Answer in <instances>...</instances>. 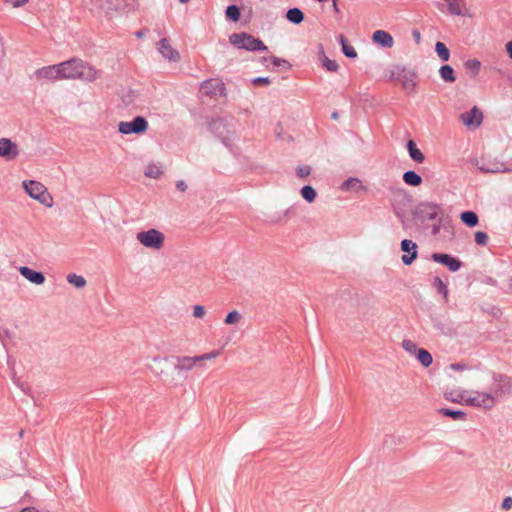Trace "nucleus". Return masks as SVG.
I'll return each mask as SVG.
<instances>
[{
    "mask_svg": "<svg viewBox=\"0 0 512 512\" xmlns=\"http://www.w3.org/2000/svg\"><path fill=\"white\" fill-rule=\"evenodd\" d=\"M444 215L442 205L432 201L418 203L413 211V218L423 229H428L431 222L441 220Z\"/></svg>",
    "mask_w": 512,
    "mask_h": 512,
    "instance_id": "obj_1",
    "label": "nucleus"
},
{
    "mask_svg": "<svg viewBox=\"0 0 512 512\" xmlns=\"http://www.w3.org/2000/svg\"><path fill=\"white\" fill-rule=\"evenodd\" d=\"M233 120V118L217 117L208 123L209 131L216 135L225 146H229L234 139Z\"/></svg>",
    "mask_w": 512,
    "mask_h": 512,
    "instance_id": "obj_2",
    "label": "nucleus"
},
{
    "mask_svg": "<svg viewBox=\"0 0 512 512\" xmlns=\"http://www.w3.org/2000/svg\"><path fill=\"white\" fill-rule=\"evenodd\" d=\"M229 42L237 49L250 52L267 51L268 47L264 42L247 32L233 33L229 36Z\"/></svg>",
    "mask_w": 512,
    "mask_h": 512,
    "instance_id": "obj_3",
    "label": "nucleus"
},
{
    "mask_svg": "<svg viewBox=\"0 0 512 512\" xmlns=\"http://www.w3.org/2000/svg\"><path fill=\"white\" fill-rule=\"evenodd\" d=\"M470 163L481 173H504L512 172V161L501 162L496 158L482 156L480 158H471Z\"/></svg>",
    "mask_w": 512,
    "mask_h": 512,
    "instance_id": "obj_4",
    "label": "nucleus"
},
{
    "mask_svg": "<svg viewBox=\"0 0 512 512\" xmlns=\"http://www.w3.org/2000/svg\"><path fill=\"white\" fill-rule=\"evenodd\" d=\"M60 79H77L83 75L85 62L79 58H71L57 64Z\"/></svg>",
    "mask_w": 512,
    "mask_h": 512,
    "instance_id": "obj_5",
    "label": "nucleus"
},
{
    "mask_svg": "<svg viewBox=\"0 0 512 512\" xmlns=\"http://www.w3.org/2000/svg\"><path fill=\"white\" fill-rule=\"evenodd\" d=\"M22 186L31 198L48 207L52 206V197L42 183L35 180H28L23 181Z\"/></svg>",
    "mask_w": 512,
    "mask_h": 512,
    "instance_id": "obj_6",
    "label": "nucleus"
},
{
    "mask_svg": "<svg viewBox=\"0 0 512 512\" xmlns=\"http://www.w3.org/2000/svg\"><path fill=\"white\" fill-rule=\"evenodd\" d=\"M391 77L401 82L403 89L408 93H412L416 86V73L411 70H407L404 66H394L391 71Z\"/></svg>",
    "mask_w": 512,
    "mask_h": 512,
    "instance_id": "obj_7",
    "label": "nucleus"
},
{
    "mask_svg": "<svg viewBox=\"0 0 512 512\" xmlns=\"http://www.w3.org/2000/svg\"><path fill=\"white\" fill-rule=\"evenodd\" d=\"M147 129L148 121L143 116H136L131 121H121L118 124V131L125 135H139L144 133Z\"/></svg>",
    "mask_w": 512,
    "mask_h": 512,
    "instance_id": "obj_8",
    "label": "nucleus"
},
{
    "mask_svg": "<svg viewBox=\"0 0 512 512\" xmlns=\"http://www.w3.org/2000/svg\"><path fill=\"white\" fill-rule=\"evenodd\" d=\"M137 240L147 248L159 249L163 245L164 235L156 229H149L137 233Z\"/></svg>",
    "mask_w": 512,
    "mask_h": 512,
    "instance_id": "obj_9",
    "label": "nucleus"
},
{
    "mask_svg": "<svg viewBox=\"0 0 512 512\" xmlns=\"http://www.w3.org/2000/svg\"><path fill=\"white\" fill-rule=\"evenodd\" d=\"M431 259L436 263L446 266L451 272H457L463 266L459 258L447 253H433Z\"/></svg>",
    "mask_w": 512,
    "mask_h": 512,
    "instance_id": "obj_10",
    "label": "nucleus"
},
{
    "mask_svg": "<svg viewBox=\"0 0 512 512\" xmlns=\"http://www.w3.org/2000/svg\"><path fill=\"white\" fill-rule=\"evenodd\" d=\"M494 379V392L493 395L495 398L501 396L502 394L511 393L512 392V380L510 377L504 374H493Z\"/></svg>",
    "mask_w": 512,
    "mask_h": 512,
    "instance_id": "obj_11",
    "label": "nucleus"
},
{
    "mask_svg": "<svg viewBox=\"0 0 512 512\" xmlns=\"http://www.w3.org/2000/svg\"><path fill=\"white\" fill-rule=\"evenodd\" d=\"M417 244L410 240L404 239L401 241V250L405 253L402 255V263L406 266L411 265L418 256Z\"/></svg>",
    "mask_w": 512,
    "mask_h": 512,
    "instance_id": "obj_12",
    "label": "nucleus"
},
{
    "mask_svg": "<svg viewBox=\"0 0 512 512\" xmlns=\"http://www.w3.org/2000/svg\"><path fill=\"white\" fill-rule=\"evenodd\" d=\"M19 155V149L10 138H0V157L6 161H12Z\"/></svg>",
    "mask_w": 512,
    "mask_h": 512,
    "instance_id": "obj_13",
    "label": "nucleus"
},
{
    "mask_svg": "<svg viewBox=\"0 0 512 512\" xmlns=\"http://www.w3.org/2000/svg\"><path fill=\"white\" fill-rule=\"evenodd\" d=\"M201 91L208 96L224 95V83L218 79L205 80L201 84Z\"/></svg>",
    "mask_w": 512,
    "mask_h": 512,
    "instance_id": "obj_14",
    "label": "nucleus"
},
{
    "mask_svg": "<svg viewBox=\"0 0 512 512\" xmlns=\"http://www.w3.org/2000/svg\"><path fill=\"white\" fill-rule=\"evenodd\" d=\"M460 118L462 122L468 127L479 126L483 120V113L478 107L474 106L468 112L462 113Z\"/></svg>",
    "mask_w": 512,
    "mask_h": 512,
    "instance_id": "obj_15",
    "label": "nucleus"
},
{
    "mask_svg": "<svg viewBox=\"0 0 512 512\" xmlns=\"http://www.w3.org/2000/svg\"><path fill=\"white\" fill-rule=\"evenodd\" d=\"M19 273L29 282L36 285H42L46 280L45 275L42 272L36 271L27 266H21L19 268Z\"/></svg>",
    "mask_w": 512,
    "mask_h": 512,
    "instance_id": "obj_16",
    "label": "nucleus"
},
{
    "mask_svg": "<svg viewBox=\"0 0 512 512\" xmlns=\"http://www.w3.org/2000/svg\"><path fill=\"white\" fill-rule=\"evenodd\" d=\"M470 403L483 408H491L495 403V396L493 393H480L477 392L469 399Z\"/></svg>",
    "mask_w": 512,
    "mask_h": 512,
    "instance_id": "obj_17",
    "label": "nucleus"
},
{
    "mask_svg": "<svg viewBox=\"0 0 512 512\" xmlns=\"http://www.w3.org/2000/svg\"><path fill=\"white\" fill-rule=\"evenodd\" d=\"M158 50L165 59L170 61H177L179 59V52L170 45L166 38L159 41Z\"/></svg>",
    "mask_w": 512,
    "mask_h": 512,
    "instance_id": "obj_18",
    "label": "nucleus"
},
{
    "mask_svg": "<svg viewBox=\"0 0 512 512\" xmlns=\"http://www.w3.org/2000/svg\"><path fill=\"white\" fill-rule=\"evenodd\" d=\"M202 361V357H176V363L174 364V369L177 371H189L191 370L196 363Z\"/></svg>",
    "mask_w": 512,
    "mask_h": 512,
    "instance_id": "obj_19",
    "label": "nucleus"
},
{
    "mask_svg": "<svg viewBox=\"0 0 512 512\" xmlns=\"http://www.w3.org/2000/svg\"><path fill=\"white\" fill-rule=\"evenodd\" d=\"M59 68L57 67V64L55 65H49L42 67L40 69H37L34 74L37 78H44L48 80H57L60 79L59 77Z\"/></svg>",
    "mask_w": 512,
    "mask_h": 512,
    "instance_id": "obj_20",
    "label": "nucleus"
},
{
    "mask_svg": "<svg viewBox=\"0 0 512 512\" xmlns=\"http://www.w3.org/2000/svg\"><path fill=\"white\" fill-rule=\"evenodd\" d=\"M372 39L383 48H390L393 46V37L384 30H376L373 33Z\"/></svg>",
    "mask_w": 512,
    "mask_h": 512,
    "instance_id": "obj_21",
    "label": "nucleus"
},
{
    "mask_svg": "<svg viewBox=\"0 0 512 512\" xmlns=\"http://www.w3.org/2000/svg\"><path fill=\"white\" fill-rule=\"evenodd\" d=\"M460 220L470 228L477 226L479 223L478 215L472 210H466L461 212Z\"/></svg>",
    "mask_w": 512,
    "mask_h": 512,
    "instance_id": "obj_22",
    "label": "nucleus"
},
{
    "mask_svg": "<svg viewBox=\"0 0 512 512\" xmlns=\"http://www.w3.org/2000/svg\"><path fill=\"white\" fill-rule=\"evenodd\" d=\"M407 150L410 158L417 162L423 163L425 160L424 154L417 148L416 143L413 140H409L407 142Z\"/></svg>",
    "mask_w": 512,
    "mask_h": 512,
    "instance_id": "obj_23",
    "label": "nucleus"
},
{
    "mask_svg": "<svg viewBox=\"0 0 512 512\" xmlns=\"http://www.w3.org/2000/svg\"><path fill=\"white\" fill-rule=\"evenodd\" d=\"M402 179L407 185L412 187H417L423 182L422 177L413 170L404 172Z\"/></svg>",
    "mask_w": 512,
    "mask_h": 512,
    "instance_id": "obj_24",
    "label": "nucleus"
},
{
    "mask_svg": "<svg viewBox=\"0 0 512 512\" xmlns=\"http://www.w3.org/2000/svg\"><path fill=\"white\" fill-rule=\"evenodd\" d=\"M338 41L341 45L342 53L347 58L354 59L357 57V52H356L355 48L352 45L348 44V42L343 34H340L338 36Z\"/></svg>",
    "mask_w": 512,
    "mask_h": 512,
    "instance_id": "obj_25",
    "label": "nucleus"
},
{
    "mask_svg": "<svg viewBox=\"0 0 512 512\" xmlns=\"http://www.w3.org/2000/svg\"><path fill=\"white\" fill-rule=\"evenodd\" d=\"M441 79L446 83H453L456 80L454 69L449 64H444L439 69Z\"/></svg>",
    "mask_w": 512,
    "mask_h": 512,
    "instance_id": "obj_26",
    "label": "nucleus"
},
{
    "mask_svg": "<svg viewBox=\"0 0 512 512\" xmlns=\"http://www.w3.org/2000/svg\"><path fill=\"white\" fill-rule=\"evenodd\" d=\"M304 18L303 11L297 7L290 8L286 12V19L293 24H300Z\"/></svg>",
    "mask_w": 512,
    "mask_h": 512,
    "instance_id": "obj_27",
    "label": "nucleus"
},
{
    "mask_svg": "<svg viewBox=\"0 0 512 512\" xmlns=\"http://www.w3.org/2000/svg\"><path fill=\"white\" fill-rule=\"evenodd\" d=\"M163 174V167L159 163H150L144 170V175L148 178L158 179Z\"/></svg>",
    "mask_w": 512,
    "mask_h": 512,
    "instance_id": "obj_28",
    "label": "nucleus"
},
{
    "mask_svg": "<svg viewBox=\"0 0 512 512\" xmlns=\"http://www.w3.org/2000/svg\"><path fill=\"white\" fill-rule=\"evenodd\" d=\"M343 191H351V190H362L364 187L361 184V181L356 177H349L346 179L340 187Z\"/></svg>",
    "mask_w": 512,
    "mask_h": 512,
    "instance_id": "obj_29",
    "label": "nucleus"
},
{
    "mask_svg": "<svg viewBox=\"0 0 512 512\" xmlns=\"http://www.w3.org/2000/svg\"><path fill=\"white\" fill-rule=\"evenodd\" d=\"M415 357L425 368L429 367L433 363V357L431 353L424 348H420L417 351Z\"/></svg>",
    "mask_w": 512,
    "mask_h": 512,
    "instance_id": "obj_30",
    "label": "nucleus"
},
{
    "mask_svg": "<svg viewBox=\"0 0 512 512\" xmlns=\"http://www.w3.org/2000/svg\"><path fill=\"white\" fill-rule=\"evenodd\" d=\"M439 413L443 416L450 417L453 420H464L466 417V413L464 411L452 408H441L439 409Z\"/></svg>",
    "mask_w": 512,
    "mask_h": 512,
    "instance_id": "obj_31",
    "label": "nucleus"
},
{
    "mask_svg": "<svg viewBox=\"0 0 512 512\" xmlns=\"http://www.w3.org/2000/svg\"><path fill=\"white\" fill-rule=\"evenodd\" d=\"M435 52L437 56L444 62L450 59V51L445 43L437 41L435 44Z\"/></svg>",
    "mask_w": 512,
    "mask_h": 512,
    "instance_id": "obj_32",
    "label": "nucleus"
},
{
    "mask_svg": "<svg viewBox=\"0 0 512 512\" xmlns=\"http://www.w3.org/2000/svg\"><path fill=\"white\" fill-rule=\"evenodd\" d=\"M225 15L228 20L237 22L241 17L240 8L235 4H231L227 6L225 10Z\"/></svg>",
    "mask_w": 512,
    "mask_h": 512,
    "instance_id": "obj_33",
    "label": "nucleus"
},
{
    "mask_svg": "<svg viewBox=\"0 0 512 512\" xmlns=\"http://www.w3.org/2000/svg\"><path fill=\"white\" fill-rule=\"evenodd\" d=\"M300 193L303 199H305L308 203L314 202L317 196L316 190L310 185L303 186L300 190Z\"/></svg>",
    "mask_w": 512,
    "mask_h": 512,
    "instance_id": "obj_34",
    "label": "nucleus"
},
{
    "mask_svg": "<svg viewBox=\"0 0 512 512\" xmlns=\"http://www.w3.org/2000/svg\"><path fill=\"white\" fill-rule=\"evenodd\" d=\"M432 285L437 290V292L444 297L445 300L448 299L447 285L442 281L440 277H435Z\"/></svg>",
    "mask_w": 512,
    "mask_h": 512,
    "instance_id": "obj_35",
    "label": "nucleus"
},
{
    "mask_svg": "<svg viewBox=\"0 0 512 512\" xmlns=\"http://www.w3.org/2000/svg\"><path fill=\"white\" fill-rule=\"evenodd\" d=\"M67 282L74 285L76 288H83L86 285L85 278L75 273L67 275Z\"/></svg>",
    "mask_w": 512,
    "mask_h": 512,
    "instance_id": "obj_36",
    "label": "nucleus"
},
{
    "mask_svg": "<svg viewBox=\"0 0 512 512\" xmlns=\"http://www.w3.org/2000/svg\"><path fill=\"white\" fill-rule=\"evenodd\" d=\"M447 219H448V216H446V214H445L441 220H435L430 223L429 228H431V234L433 236L438 235L440 233L441 229L445 227Z\"/></svg>",
    "mask_w": 512,
    "mask_h": 512,
    "instance_id": "obj_37",
    "label": "nucleus"
},
{
    "mask_svg": "<svg viewBox=\"0 0 512 512\" xmlns=\"http://www.w3.org/2000/svg\"><path fill=\"white\" fill-rule=\"evenodd\" d=\"M464 67L467 71L471 72L473 76H476L481 68V63L477 59H469L464 63Z\"/></svg>",
    "mask_w": 512,
    "mask_h": 512,
    "instance_id": "obj_38",
    "label": "nucleus"
},
{
    "mask_svg": "<svg viewBox=\"0 0 512 512\" xmlns=\"http://www.w3.org/2000/svg\"><path fill=\"white\" fill-rule=\"evenodd\" d=\"M323 58H322V65L323 67L330 71V72H336L339 68V65L335 60L329 59L324 52H322Z\"/></svg>",
    "mask_w": 512,
    "mask_h": 512,
    "instance_id": "obj_39",
    "label": "nucleus"
},
{
    "mask_svg": "<svg viewBox=\"0 0 512 512\" xmlns=\"http://www.w3.org/2000/svg\"><path fill=\"white\" fill-rule=\"evenodd\" d=\"M461 0H447L448 10L452 15H462Z\"/></svg>",
    "mask_w": 512,
    "mask_h": 512,
    "instance_id": "obj_40",
    "label": "nucleus"
},
{
    "mask_svg": "<svg viewBox=\"0 0 512 512\" xmlns=\"http://www.w3.org/2000/svg\"><path fill=\"white\" fill-rule=\"evenodd\" d=\"M241 319V315L238 311L233 310L227 314L224 319V323L227 325L236 324Z\"/></svg>",
    "mask_w": 512,
    "mask_h": 512,
    "instance_id": "obj_41",
    "label": "nucleus"
},
{
    "mask_svg": "<svg viewBox=\"0 0 512 512\" xmlns=\"http://www.w3.org/2000/svg\"><path fill=\"white\" fill-rule=\"evenodd\" d=\"M83 75L80 79H86L88 81H94L96 79L97 71L90 66H86L83 69Z\"/></svg>",
    "mask_w": 512,
    "mask_h": 512,
    "instance_id": "obj_42",
    "label": "nucleus"
},
{
    "mask_svg": "<svg viewBox=\"0 0 512 512\" xmlns=\"http://www.w3.org/2000/svg\"><path fill=\"white\" fill-rule=\"evenodd\" d=\"M402 347L410 354L416 355L418 348L417 344L411 340H403Z\"/></svg>",
    "mask_w": 512,
    "mask_h": 512,
    "instance_id": "obj_43",
    "label": "nucleus"
},
{
    "mask_svg": "<svg viewBox=\"0 0 512 512\" xmlns=\"http://www.w3.org/2000/svg\"><path fill=\"white\" fill-rule=\"evenodd\" d=\"M488 234L486 232H483V231H477L475 234H474V240L475 242L478 244V245H481V246H485L488 242Z\"/></svg>",
    "mask_w": 512,
    "mask_h": 512,
    "instance_id": "obj_44",
    "label": "nucleus"
},
{
    "mask_svg": "<svg viewBox=\"0 0 512 512\" xmlns=\"http://www.w3.org/2000/svg\"><path fill=\"white\" fill-rule=\"evenodd\" d=\"M433 327L438 330L442 334H447L449 332V328L438 318H432Z\"/></svg>",
    "mask_w": 512,
    "mask_h": 512,
    "instance_id": "obj_45",
    "label": "nucleus"
},
{
    "mask_svg": "<svg viewBox=\"0 0 512 512\" xmlns=\"http://www.w3.org/2000/svg\"><path fill=\"white\" fill-rule=\"evenodd\" d=\"M311 173V167L308 165L299 166L296 169V174L299 178H306Z\"/></svg>",
    "mask_w": 512,
    "mask_h": 512,
    "instance_id": "obj_46",
    "label": "nucleus"
},
{
    "mask_svg": "<svg viewBox=\"0 0 512 512\" xmlns=\"http://www.w3.org/2000/svg\"><path fill=\"white\" fill-rule=\"evenodd\" d=\"M269 60H271L272 64L276 67L284 66L286 68L290 67V63L282 58H278L276 56H270Z\"/></svg>",
    "mask_w": 512,
    "mask_h": 512,
    "instance_id": "obj_47",
    "label": "nucleus"
},
{
    "mask_svg": "<svg viewBox=\"0 0 512 512\" xmlns=\"http://www.w3.org/2000/svg\"><path fill=\"white\" fill-rule=\"evenodd\" d=\"M251 83L254 86L269 85L271 83V80L268 77H255L251 80Z\"/></svg>",
    "mask_w": 512,
    "mask_h": 512,
    "instance_id": "obj_48",
    "label": "nucleus"
},
{
    "mask_svg": "<svg viewBox=\"0 0 512 512\" xmlns=\"http://www.w3.org/2000/svg\"><path fill=\"white\" fill-rule=\"evenodd\" d=\"M11 333L7 329L0 330V340L4 347H6V341L10 339Z\"/></svg>",
    "mask_w": 512,
    "mask_h": 512,
    "instance_id": "obj_49",
    "label": "nucleus"
},
{
    "mask_svg": "<svg viewBox=\"0 0 512 512\" xmlns=\"http://www.w3.org/2000/svg\"><path fill=\"white\" fill-rule=\"evenodd\" d=\"M5 3L12 5L14 8H19L28 3L29 0H4Z\"/></svg>",
    "mask_w": 512,
    "mask_h": 512,
    "instance_id": "obj_50",
    "label": "nucleus"
},
{
    "mask_svg": "<svg viewBox=\"0 0 512 512\" xmlns=\"http://www.w3.org/2000/svg\"><path fill=\"white\" fill-rule=\"evenodd\" d=\"M205 314V309L201 305H195L193 310V316L195 318H201Z\"/></svg>",
    "mask_w": 512,
    "mask_h": 512,
    "instance_id": "obj_51",
    "label": "nucleus"
},
{
    "mask_svg": "<svg viewBox=\"0 0 512 512\" xmlns=\"http://www.w3.org/2000/svg\"><path fill=\"white\" fill-rule=\"evenodd\" d=\"M467 368V366L464 364V363H452L450 365V369L454 370V371H462V370H465Z\"/></svg>",
    "mask_w": 512,
    "mask_h": 512,
    "instance_id": "obj_52",
    "label": "nucleus"
},
{
    "mask_svg": "<svg viewBox=\"0 0 512 512\" xmlns=\"http://www.w3.org/2000/svg\"><path fill=\"white\" fill-rule=\"evenodd\" d=\"M511 507H512V498L511 497L504 498L502 501V508L504 510H509Z\"/></svg>",
    "mask_w": 512,
    "mask_h": 512,
    "instance_id": "obj_53",
    "label": "nucleus"
},
{
    "mask_svg": "<svg viewBox=\"0 0 512 512\" xmlns=\"http://www.w3.org/2000/svg\"><path fill=\"white\" fill-rule=\"evenodd\" d=\"M187 184L184 180H178L176 181V188L181 191V192H185L187 190Z\"/></svg>",
    "mask_w": 512,
    "mask_h": 512,
    "instance_id": "obj_54",
    "label": "nucleus"
},
{
    "mask_svg": "<svg viewBox=\"0 0 512 512\" xmlns=\"http://www.w3.org/2000/svg\"><path fill=\"white\" fill-rule=\"evenodd\" d=\"M509 57L512 59V40L508 41L505 45Z\"/></svg>",
    "mask_w": 512,
    "mask_h": 512,
    "instance_id": "obj_55",
    "label": "nucleus"
},
{
    "mask_svg": "<svg viewBox=\"0 0 512 512\" xmlns=\"http://www.w3.org/2000/svg\"><path fill=\"white\" fill-rule=\"evenodd\" d=\"M19 512H39L35 507H24Z\"/></svg>",
    "mask_w": 512,
    "mask_h": 512,
    "instance_id": "obj_56",
    "label": "nucleus"
},
{
    "mask_svg": "<svg viewBox=\"0 0 512 512\" xmlns=\"http://www.w3.org/2000/svg\"><path fill=\"white\" fill-rule=\"evenodd\" d=\"M4 54H5L4 43H3L2 37L0 36V59L4 56Z\"/></svg>",
    "mask_w": 512,
    "mask_h": 512,
    "instance_id": "obj_57",
    "label": "nucleus"
},
{
    "mask_svg": "<svg viewBox=\"0 0 512 512\" xmlns=\"http://www.w3.org/2000/svg\"><path fill=\"white\" fill-rule=\"evenodd\" d=\"M198 357H202V360L211 359V358L215 357V354L214 353H206V354H203V355H199Z\"/></svg>",
    "mask_w": 512,
    "mask_h": 512,
    "instance_id": "obj_58",
    "label": "nucleus"
},
{
    "mask_svg": "<svg viewBox=\"0 0 512 512\" xmlns=\"http://www.w3.org/2000/svg\"><path fill=\"white\" fill-rule=\"evenodd\" d=\"M145 32H146L145 30H139V31L135 32V36L137 38H142L145 35Z\"/></svg>",
    "mask_w": 512,
    "mask_h": 512,
    "instance_id": "obj_59",
    "label": "nucleus"
},
{
    "mask_svg": "<svg viewBox=\"0 0 512 512\" xmlns=\"http://www.w3.org/2000/svg\"><path fill=\"white\" fill-rule=\"evenodd\" d=\"M413 35H414L416 41L419 42L420 41V33L417 30H414Z\"/></svg>",
    "mask_w": 512,
    "mask_h": 512,
    "instance_id": "obj_60",
    "label": "nucleus"
},
{
    "mask_svg": "<svg viewBox=\"0 0 512 512\" xmlns=\"http://www.w3.org/2000/svg\"><path fill=\"white\" fill-rule=\"evenodd\" d=\"M331 117L332 119H335L337 120L339 118V113L337 111H334L332 114H331Z\"/></svg>",
    "mask_w": 512,
    "mask_h": 512,
    "instance_id": "obj_61",
    "label": "nucleus"
},
{
    "mask_svg": "<svg viewBox=\"0 0 512 512\" xmlns=\"http://www.w3.org/2000/svg\"><path fill=\"white\" fill-rule=\"evenodd\" d=\"M333 8H334L335 12H339V8H338L337 2H335V4H333Z\"/></svg>",
    "mask_w": 512,
    "mask_h": 512,
    "instance_id": "obj_62",
    "label": "nucleus"
},
{
    "mask_svg": "<svg viewBox=\"0 0 512 512\" xmlns=\"http://www.w3.org/2000/svg\"><path fill=\"white\" fill-rule=\"evenodd\" d=\"M268 59H269L268 57H263L262 58V63L265 64L268 61Z\"/></svg>",
    "mask_w": 512,
    "mask_h": 512,
    "instance_id": "obj_63",
    "label": "nucleus"
},
{
    "mask_svg": "<svg viewBox=\"0 0 512 512\" xmlns=\"http://www.w3.org/2000/svg\"><path fill=\"white\" fill-rule=\"evenodd\" d=\"M395 213H396V215H397L399 218L401 217V214H400V212H399L398 210H396V209H395Z\"/></svg>",
    "mask_w": 512,
    "mask_h": 512,
    "instance_id": "obj_64",
    "label": "nucleus"
}]
</instances>
